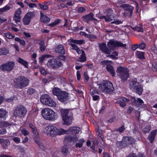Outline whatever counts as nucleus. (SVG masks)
I'll use <instances>...</instances> for the list:
<instances>
[{
    "instance_id": "obj_64",
    "label": "nucleus",
    "mask_w": 157,
    "mask_h": 157,
    "mask_svg": "<svg viewBox=\"0 0 157 157\" xmlns=\"http://www.w3.org/2000/svg\"><path fill=\"white\" fill-rule=\"evenodd\" d=\"M70 45L73 47V49L75 50L76 51L79 48L75 44H71Z\"/></svg>"
},
{
    "instance_id": "obj_26",
    "label": "nucleus",
    "mask_w": 157,
    "mask_h": 157,
    "mask_svg": "<svg viewBox=\"0 0 157 157\" xmlns=\"http://www.w3.org/2000/svg\"><path fill=\"white\" fill-rule=\"evenodd\" d=\"M39 45H40V49L42 52H43L46 49L44 41L42 40H40L39 43Z\"/></svg>"
},
{
    "instance_id": "obj_11",
    "label": "nucleus",
    "mask_w": 157,
    "mask_h": 157,
    "mask_svg": "<svg viewBox=\"0 0 157 157\" xmlns=\"http://www.w3.org/2000/svg\"><path fill=\"white\" fill-rule=\"evenodd\" d=\"M128 136H124L123 137L122 140L120 141H117L116 144L117 147L121 148H122L126 147L128 145Z\"/></svg>"
},
{
    "instance_id": "obj_9",
    "label": "nucleus",
    "mask_w": 157,
    "mask_h": 157,
    "mask_svg": "<svg viewBox=\"0 0 157 157\" xmlns=\"http://www.w3.org/2000/svg\"><path fill=\"white\" fill-rule=\"evenodd\" d=\"M14 62L13 61L8 62L0 66V70L4 71L10 72L14 67Z\"/></svg>"
},
{
    "instance_id": "obj_55",
    "label": "nucleus",
    "mask_w": 157,
    "mask_h": 157,
    "mask_svg": "<svg viewBox=\"0 0 157 157\" xmlns=\"http://www.w3.org/2000/svg\"><path fill=\"white\" fill-rule=\"evenodd\" d=\"M133 29L135 31L138 32H142L143 31L142 28L140 27H137L134 28Z\"/></svg>"
},
{
    "instance_id": "obj_60",
    "label": "nucleus",
    "mask_w": 157,
    "mask_h": 157,
    "mask_svg": "<svg viewBox=\"0 0 157 157\" xmlns=\"http://www.w3.org/2000/svg\"><path fill=\"white\" fill-rule=\"evenodd\" d=\"M86 9L85 8L81 7L78 8V11L79 13H82L85 11Z\"/></svg>"
},
{
    "instance_id": "obj_19",
    "label": "nucleus",
    "mask_w": 157,
    "mask_h": 157,
    "mask_svg": "<svg viewBox=\"0 0 157 157\" xmlns=\"http://www.w3.org/2000/svg\"><path fill=\"white\" fill-rule=\"evenodd\" d=\"M50 97L49 95L47 94L42 95L40 98L41 102L42 104L46 105Z\"/></svg>"
},
{
    "instance_id": "obj_13",
    "label": "nucleus",
    "mask_w": 157,
    "mask_h": 157,
    "mask_svg": "<svg viewBox=\"0 0 157 157\" xmlns=\"http://www.w3.org/2000/svg\"><path fill=\"white\" fill-rule=\"evenodd\" d=\"M129 101V99L124 97H121L117 99L116 102L119 104L121 106L124 107L126 105V103Z\"/></svg>"
},
{
    "instance_id": "obj_2",
    "label": "nucleus",
    "mask_w": 157,
    "mask_h": 157,
    "mask_svg": "<svg viewBox=\"0 0 157 157\" xmlns=\"http://www.w3.org/2000/svg\"><path fill=\"white\" fill-rule=\"evenodd\" d=\"M29 83V80L24 76H19L14 80L13 85L15 88L22 89L27 86Z\"/></svg>"
},
{
    "instance_id": "obj_46",
    "label": "nucleus",
    "mask_w": 157,
    "mask_h": 157,
    "mask_svg": "<svg viewBox=\"0 0 157 157\" xmlns=\"http://www.w3.org/2000/svg\"><path fill=\"white\" fill-rule=\"evenodd\" d=\"M64 141L65 143L68 144L72 141V136H67L65 138Z\"/></svg>"
},
{
    "instance_id": "obj_32",
    "label": "nucleus",
    "mask_w": 157,
    "mask_h": 157,
    "mask_svg": "<svg viewBox=\"0 0 157 157\" xmlns=\"http://www.w3.org/2000/svg\"><path fill=\"white\" fill-rule=\"evenodd\" d=\"M55 69H57L63 65L62 63L59 59H55Z\"/></svg>"
},
{
    "instance_id": "obj_35",
    "label": "nucleus",
    "mask_w": 157,
    "mask_h": 157,
    "mask_svg": "<svg viewBox=\"0 0 157 157\" xmlns=\"http://www.w3.org/2000/svg\"><path fill=\"white\" fill-rule=\"evenodd\" d=\"M81 52L82 55L81 57L79 58L78 61L81 62H84L86 60L85 55L84 51L83 50H82Z\"/></svg>"
},
{
    "instance_id": "obj_6",
    "label": "nucleus",
    "mask_w": 157,
    "mask_h": 157,
    "mask_svg": "<svg viewBox=\"0 0 157 157\" xmlns=\"http://www.w3.org/2000/svg\"><path fill=\"white\" fill-rule=\"evenodd\" d=\"M129 71L128 68L122 66H119L117 67L116 72L118 76L121 79V81L124 82L129 77Z\"/></svg>"
},
{
    "instance_id": "obj_34",
    "label": "nucleus",
    "mask_w": 157,
    "mask_h": 157,
    "mask_svg": "<svg viewBox=\"0 0 157 157\" xmlns=\"http://www.w3.org/2000/svg\"><path fill=\"white\" fill-rule=\"evenodd\" d=\"M31 20V19H30L26 15H25L23 19V22L24 24L25 25H29V24Z\"/></svg>"
},
{
    "instance_id": "obj_10",
    "label": "nucleus",
    "mask_w": 157,
    "mask_h": 157,
    "mask_svg": "<svg viewBox=\"0 0 157 157\" xmlns=\"http://www.w3.org/2000/svg\"><path fill=\"white\" fill-rule=\"evenodd\" d=\"M45 128L47 133L48 134H49L51 136L53 137L57 135L58 129L55 126L52 125H49L46 127Z\"/></svg>"
},
{
    "instance_id": "obj_31",
    "label": "nucleus",
    "mask_w": 157,
    "mask_h": 157,
    "mask_svg": "<svg viewBox=\"0 0 157 157\" xmlns=\"http://www.w3.org/2000/svg\"><path fill=\"white\" fill-rule=\"evenodd\" d=\"M9 53L8 49L5 47L0 48V55H6Z\"/></svg>"
},
{
    "instance_id": "obj_17",
    "label": "nucleus",
    "mask_w": 157,
    "mask_h": 157,
    "mask_svg": "<svg viewBox=\"0 0 157 157\" xmlns=\"http://www.w3.org/2000/svg\"><path fill=\"white\" fill-rule=\"evenodd\" d=\"M80 131V128L77 127H71L68 130L69 133L71 134H78Z\"/></svg>"
},
{
    "instance_id": "obj_53",
    "label": "nucleus",
    "mask_w": 157,
    "mask_h": 157,
    "mask_svg": "<svg viewBox=\"0 0 157 157\" xmlns=\"http://www.w3.org/2000/svg\"><path fill=\"white\" fill-rule=\"evenodd\" d=\"M112 63V62L110 61L104 60V61H101V63L102 65H106V66H107V64H109V63Z\"/></svg>"
},
{
    "instance_id": "obj_27",
    "label": "nucleus",
    "mask_w": 157,
    "mask_h": 157,
    "mask_svg": "<svg viewBox=\"0 0 157 157\" xmlns=\"http://www.w3.org/2000/svg\"><path fill=\"white\" fill-rule=\"evenodd\" d=\"M51 107H55L56 105V102L50 97L48 101H47L46 105Z\"/></svg>"
},
{
    "instance_id": "obj_29",
    "label": "nucleus",
    "mask_w": 157,
    "mask_h": 157,
    "mask_svg": "<svg viewBox=\"0 0 157 157\" xmlns=\"http://www.w3.org/2000/svg\"><path fill=\"white\" fill-rule=\"evenodd\" d=\"M136 88H135V90H132L139 94L141 95L143 90V87L139 85Z\"/></svg>"
},
{
    "instance_id": "obj_12",
    "label": "nucleus",
    "mask_w": 157,
    "mask_h": 157,
    "mask_svg": "<svg viewBox=\"0 0 157 157\" xmlns=\"http://www.w3.org/2000/svg\"><path fill=\"white\" fill-rule=\"evenodd\" d=\"M111 10H110L108 11L106 16H101L100 17V18L101 19H104L106 22L111 21L114 20V17L113 13L110 12Z\"/></svg>"
},
{
    "instance_id": "obj_38",
    "label": "nucleus",
    "mask_w": 157,
    "mask_h": 157,
    "mask_svg": "<svg viewBox=\"0 0 157 157\" xmlns=\"http://www.w3.org/2000/svg\"><path fill=\"white\" fill-rule=\"evenodd\" d=\"M78 141L79 142L77 143L75 145V147H78L79 148H81L84 142V140L82 138L79 139Z\"/></svg>"
},
{
    "instance_id": "obj_7",
    "label": "nucleus",
    "mask_w": 157,
    "mask_h": 157,
    "mask_svg": "<svg viewBox=\"0 0 157 157\" xmlns=\"http://www.w3.org/2000/svg\"><path fill=\"white\" fill-rule=\"evenodd\" d=\"M27 112L26 109L23 106L20 105L16 107L13 114L15 117H24Z\"/></svg>"
},
{
    "instance_id": "obj_63",
    "label": "nucleus",
    "mask_w": 157,
    "mask_h": 157,
    "mask_svg": "<svg viewBox=\"0 0 157 157\" xmlns=\"http://www.w3.org/2000/svg\"><path fill=\"white\" fill-rule=\"evenodd\" d=\"M6 129L0 128V134H3L6 133Z\"/></svg>"
},
{
    "instance_id": "obj_1",
    "label": "nucleus",
    "mask_w": 157,
    "mask_h": 157,
    "mask_svg": "<svg viewBox=\"0 0 157 157\" xmlns=\"http://www.w3.org/2000/svg\"><path fill=\"white\" fill-rule=\"evenodd\" d=\"M107 45L110 50L107 47L105 43H102L99 44L100 50L103 52L108 54H110L111 52L110 50H114L117 47H122L126 48L127 46L126 44H123L120 41L114 40H109Z\"/></svg>"
},
{
    "instance_id": "obj_28",
    "label": "nucleus",
    "mask_w": 157,
    "mask_h": 157,
    "mask_svg": "<svg viewBox=\"0 0 157 157\" xmlns=\"http://www.w3.org/2000/svg\"><path fill=\"white\" fill-rule=\"evenodd\" d=\"M18 62L23 65L25 67L28 68V63L26 61L24 60L21 58H19L18 60Z\"/></svg>"
},
{
    "instance_id": "obj_52",
    "label": "nucleus",
    "mask_w": 157,
    "mask_h": 157,
    "mask_svg": "<svg viewBox=\"0 0 157 157\" xmlns=\"http://www.w3.org/2000/svg\"><path fill=\"white\" fill-rule=\"evenodd\" d=\"M152 68L153 71H156L157 70V63L155 62L153 63L152 64Z\"/></svg>"
},
{
    "instance_id": "obj_45",
    "label": "nucleus",
    "mask_w": 157,
    "mask_h": 157,
    "mask_svg": "<svg viewBox=\"0 0 157 157\" xmlns=\"http://www.w3.org/2000/svg\"><path fill=\"white\" fill-rule=\"evenodd\" d=\"M151 129V127L150 125H147L146 127L143 129V132L144 134L149 132Z\"/></svg>"
},
{
    "instance_id": "obj_57",
    "label": "nucleus",
    "mask_w": 157,
    "mask_h": 157,
    "mask_svg": "<svg viewBox=\"0 0 157 157\" xmlns=\"http://www.w3.org/2000/svg\"><path fill=\"white\" fill-rule=\"evenodd\" d=\"M145 44L144 43H142L139 44L138 48H139L140 49L143 50L145 48Z\"/></svg>"
},
{
    "instance_id": "obj_58",
    "label": "nucleus",
    "mask_w": 157,
    "mask_h": 157,
    "mask_svg": "<svg viewBox=\"0 0 157 157\" xmlns=\"http://www.w3.org/2000/svg\"><path fill=\"white\" fill-rule=\"evenodd\" d=\"M13 140L17 144L19 143L20 140V138L18 137L13 138Z\"/></svg>"
},
{
    "instance_id": "obj_37",
    "label": "nucleus",
    "mask_w": 157,
    "mask_h": 157,
    "mask_svg": "<svg viewBox=\"0 0 157 157\" xmlns=\"http://www.w3.org/2000/svg\"><path fill=\"white\" fill-rule=\"evenodd\" d=\"M144 54V52L137 51L136 55L139 59H145Z\"/></svg>"
},
{
    "instance_id": "obj_48",
    "label": "nucleus",
    "mask_w": 157,
    "mask_h": 157,
    "mask_svg": "<svg viewBox=\"0 0 157 157\" xmlns=\"http://www.w3.org/2000/svg\"><path fill=\"white\" fill-rule=\"evenodd\" d=\"M10 6H6L3 8H0V12H6L10 10Z\"/></svg>"
},
{
    "instance_id": "obj_40",
    "label": "nucleus",
    "mask_w": 157,
    "mask_h": 157,
    "mask_svg": "<svg viewBox=\"0 0 157 157\" xmlns=\"http://www.w3.org/2000/svg\"><path fill=\"white\" fill-rule=\"evenodd\" d=\"M6 114V111L3 109H0V119L4 118Z\"/></svg>"
},
{
    "instance_id": "obj_22",
    "label": "nucleus",
    "mask_w": 157,
    "mask_h": 157,
    "mask_svg": "<svg viewBox=\"0 0 157 157\" xmlns=\"http://www.w3.org/2000/svg\"><path fill=\"white\" fill-rule=\"evenodd\" d=\"M156 131L153 130L151 132L150 134L148 136V138L149 140L151 142V143H152L155 137V136L156 134Z\"/></svg>"
},
{
    "instance_id": "obj_33",
    "label": "nucleus",
    "mask_w": 157,
    "mask_h": 157,
    "mask_svg": "<svg viewBox=\"0 0 157 157\" xmlns=\"http://www.w3.org/2000/svg\"><path fill=\"white\" fill-rule=\"evenodd\" d=\"M61 152L64 155H66L68 154V150L66 146H63L61 148Z\"/></svg>"
},
{
    "instance_id": "obj_15",
    "label": "nucleus",
    "mask_w": 157,
    "mask_h": 157,
    "mask_svg": "<svg viewBox=\"0 0 157 157\" xmlns=\"http://www.w3.org/2000/svg\"><path fill=\"white\" fill-rule=\"evenodd\" d=\"M94 14L92 13H90L87 15L84 16L82 17L83 21L89 23L90 21L96 20V19L94 17Z\"/></svg>"
},
{
    "instance_id": "obj_61",
    "label": "nucleus",
    "mask_w": 157,
    "mask_h": 157,
    "mask_svg": "<svg viewBox=\"0 0 157 157\" xmlns=\"http://www.w3.org/2000/svg\"><path fill=\"white\" fill-rule=\"evenodd\" d=\"M136 101V105L138 103L139 105H141L143 103H144L142 100L140 98H138L137 99Z\"/></svg>"
},
{
    "instance_id": "obj_49",
    "label": "nucleus",
    "mask_w": 157,
    "mask_h": 157,
    "mask_svg": "<svg viewBox=\"0 0 157 157\" xmlns=\"http://www.w3.org/2000/svg\"><path fill=\"white\" fill-rule=\"evenodd\" d=\"M21 133L25 136H26L29 134L28 131L26 130L25 128H23L21 130Z\"/></svg>"
},
{
    "instance_id": "obj_14",
    "label": "nucleus",
    "mask_w": 157,
    "mask_h": 157,
    "mask_svg": "<svg viewBox=\"0 0 157 157\" xmlns=\"http://www.w3.org/2000/svg\"><path fill=\"white\" fill-rule=\"evenodd\" d=\"M68 94L65 91H62L58 99L62 102L66 101L68 99Z\"/></svg>"
},
{
    "instance_id": "obj_18",
    "label": "nucleus",
    "mask_w": 157,
    "mask_h": 157,
    "mask_svg": "<svg viewBox=\"0 0 157 157\" xmlns=\"http://www.w3.org/2000/svg\"><path fill=\"white\" fill-rule=\"evenodd\" d=\"M55 51L56 53H61L63 54H65L64 48L62 44L59 45L55 48Z\"/></svg>"
},
{
    "instance_id": "obj_56",
    "label": "nucleus",
    "mask_w": 157,
    "mask_h": 157,
    "mask_svg": "<svg viewBox=\"0 0 157 157\" xmlns=\"http://www.w3.org/2000/svg\"><path fill=\"white\" fill-rule=\"evenodd\" d=\"M128 139L127 140H128V145L129 144H132L134 143V140L133 138L128 136Z\"/></svg>"
},
{
    "instance_id": "obj_21",
    "label": "nucleus",
    "mask_w": 157,
    "mask_h": 157,
    "mask_svg": "<svg viewBox=\"0 0 157 157\" xmlns=\"http://www.w3.org/2000/svg\"><path fill=\"white\" fill-rule=\"evenodd\" d=\"M40 19L41 21L44 23H47L50 21V18L48 17L47 16L44 14L40 12Z\"/></svg>"
},
{
    "instance_id": "obj_3",
    "label": "nucleus",
    "mask_w": 157,
    "mask_h": 157,
    "mask_svg": "<svg viewBox=\"0 0 157 157\" xmlns=\"http://www.w3.org/2000/svg\"><path fill=\"white\" fill-rule=\"evenodd\" d=\"M41 113L43 117L47 120L53 121L58 117L57 113L51 109H43Z\"/></svg>"
},
{
    "instance_id": "obj_42",
    "label": "nucleus",
    "mask_w": 157,
    "mask_h": 157,
    "mask_svg": "<svg viewBox=\"0 0 157 157\" xmlns=\"http://www.w3.org/2000/svg\"><path fill=\"white\" fill-rule=\"evenodd\" d=\"M35 141L36 143L37 144L41 149L43 151H44V150L45 148L44 145L40 141L38 140H35Z\"/></svg>"
},
{
    "instance_id": "obj_36",
    "label": "nucleus",
    "mask_w": 157,
    "mask_h": 157,
    "mask_svg": "<svg viewBox=\"0 0 157 157\" xmlns=\"http://www.w3.org/2000/svg\"><path fill=\"white\" fill-rule=\"evenodd\" d=\"M12 125L11 124L8 123L6 121L0 122V128H2L3 127H8Z\"/></svg>"
},
{
    "instance_id": "obj_54",
    "label": "nucleus",
    "mask_w": 157,
    "mask_h": 157,
    "mask_svg": "<svg viewBox=\"0 0 157 157\" xmlns=\"http://www.w3.org/2000/svg\"><path fill=\"white\" fill-rule=\"evenodd\" d=\"M21 9H18L16 11L15 16L16 17H21L20 15L21 13Z\"/></svg>"
},
{
    "instance_id": "obj_16",
    "label": "nucleus",
    "mask_w": 157,
    "mask_h": 157,
    "mask_svg": "<svg viewBox=\"0 0 157 157\" xmlns=\"http://www.w3.org/2000/svg\"><path fill=\"white\" fill-rule=\"evenodd\" d=\"M139 85V83L137 82L136 78H134L131 80L129 83L130 88L132 90H135V88Z\"/></svg>"
},
{
    "instance_id": "obj_62",
    "label": "nucleus",
    "mask_w": 157,
    "mask_h": 157,
    "mask_svg": "<svg viewBox=\"0 0 157 157\" xmlns=\"http://www.w3.org/2000/svg\"><path fill=\"white\" fill-rule=\"evenodd\" d=\"M122 23V21L121 20H117L111 22L112 23H114L117 25H119Z\"/></svg>"
},
{
    "instance_id": "obj_25",
    "label": "nucleus",
    "mask_w": 157,
    "mask_h": 157,
    "mask_svg": "<svg viewBox=\"0 0 157 157\" xmlns=\"http://www.w3.org/2000/svg\"><path fill=\"white\" fill-rule=\"evenodd\" d=\"M62 92L60 89L57 88H54L52 90V93L54 95L57 96V98Z\"/></svg>"
},
{
    "instance_id": "obj_5",
    "label": "nucleus",
    "mask_w": 157,
    "mask_h": 157,
    "mask_svg": "<svg viewBox=\"0 0 157 157\" xmlns=\"http://www.w3.org/2000/svg\"><path fill=\"white\" fill-rule=\"evenodd\" d=\"M64 124L70 125L72 123V117L69 113V110L61 109L60 110Z\"/></svg>"
},
{
    "instance_id": "obj_44",
    "label": "nucleus",
    "mask_w": 157,
    "mask_h": 157,
    "mask_svg": "<svg viewBox=\"0 0 157 157\" xmlns=\"http://www.w3.org/2000/svg\"><path fill=\"white\" fill-rule=\"evenodd\" d=\"M71 42L77 44H81L84 43L83 40H75L73 39H71Z\"/></svg>"
},
{
    "instance_id": "obj_51",
    "label": "nucleus",
    "mask_w": 157,
    "mask_h": 157,
    "mask_svg": "<svg viewBox=\"0 0 157 157\" xmlns=\"http://www.w3.org/2000/svg\"><path fill=\"white\" fill-rule=\"evenodd\" d=\"M125 130V128L123 125H122L120 127L118 128L115 129V131H119L121 133Z\"/></svg>"
},
{
    "instance_id": "obj_59",
    "label": "nucleus",
    "mask_w": 157,
    "mask_h": 157,
    "mask_svg": "<svg viewBox=\"0 0 157 157\" xmlns=\"http://www.w3.org/2000/svg\"><path fill=\"white\" fill-rule=\"evenodd\" d=\"M139 47V44H136L133 45L131 48L132 50L134 51L136 50Z\"/></svg>"
},
{
    "instance_id": "obj_50",
    "label": "nucleus",
    "mask_w": 157,
    "mask_h": 157,
    "mask_svg": "<svg viewBox=\"0 0 157 157\" xmlns=\"http://www.w3.org/2000/svg\"><path fill=\"white\" fill-rule=\"evenodd\" d=\"M5 35L8 39H11L14 38L15 37L14 35H13L11 33H5Z\"/></svg>"
},
{
    "instance_id": "obj_30",
    "label": "nucleus",
    "mask_w": 157,
    "mask_h": 157,
    "mask_svg": "<svg viewBox=\"0 0 157 157\" xmlns=\"http://www.w3.org/2000/svg\"><path fill=\"white\" fill-rule=\"evenodd\" d=\"M48 3V2H45L42 3H39L38 5L40 9L44 10H46L48 8V6L47 5Z\"/></svg>"
},
{
    "instance_id": "obj_43",
    "label": "nucleus",
    "mask_w": 157,
    "mask_h": 157,
    "mask_svg": "<svg viewBox=\"0 0 157 157\" xmlns=\"http://www.w3.org/2000/svg\"><path fill=\"white\" fill-rule=\"evenodd\" d=\"M58 135H61L63 134H65L66 133L69 134V131H68V130H65L63 129H61L59 130H58Z\"/></svg>"
},
{
    "instance_id": "obj_8",
    "label": "nucleus",
    "mask_w": 157,
    "mask_h": 157,
    "mask_svg": "<svg viewBox=\"0 0 157 157\" xmlns=\"http://www.w3.org/2000/svg\"><path fill=\"white\" fill-rule=\"evenodd\" d=\"M121 7L123 8L125 12L123 13V15L125 17H130L132 15L134 7L127 4H124L121 6Z\"/></svg>"
},
{
    "instance_id": "obj_41",
    "label": "nucleus",
    "mask_w": 157,
    "mask_h": 157,
    "mask_svg": "<svg viewBox=\"0 0 157 157\" xmlns=\"http://www.w3.org/2000/svg\"><path fill=\"white\" fill-rule=\"evenodd\" d=\"M30 19L35 16V12L34 11L33 12H29L27 13L25 15Z\"/></svg>"
},
{
    "instance_id": "obj_4",
    "label": "nucleus",
    "mask_w": 157,
    "mask_h": 157,
    "mask_svg": "<svg viewBox=\"0 0 157 157\" xmlns=\"http://www.w3.org/2000/svg\"><path fill=\"white\" fill-rule=\"evenodd\" d=\"M99 85V88L102 92L108 94H112L113 93L114 88L110 82L108 81H104Z\"/></svg>"
},
{
    "instance_id": "obj_39",
    "label": "nucleus",
    "mask_w": 157,
    "mask_h": 157,
    "mask_svg": "<svg viewBox=\"0 0 157 157\" xmlns=\"http://www.w3.org/2000/svg\"><path fill=\"white\" fill-rule=\"evenodd\" d=\"M51 57V56L48 54L44 55L42 57H39V62L42 63L44 60V59H45L46 58H49Z\"/></svg>"
},
{
    "instance_id": "obj_47",
    "label": "nucleus",
    "mask_w": 157,
    "mask_h": 157,
    "mask_svg": "<svg viewBox=\"0 0 157 157\" xmlns=\"http://www.w3.org/2000/svg\"><path fill=\"white\" fill-rule=\"evenodd\" d=\"M36 90L32 88H29L27 90V93L28 95H32L36 92Z\"/></svg>"
},
{
    "instance_id": "obj_24",
    "label": "nucleus",
    "mask_w": 157,
    "mask_h": 157,
    "mask_svg": "<svg viewBox=\"0 0 157 157\" xmlns=\"http://www.w3.org/2000/svg\"><path fill=\"white\" fill-rule=\"evenodd\" d=\"M55 59H50L48 60L47 63V66L48 67L55 69Z\"/></svg>"
},
{
    "instance_id": "obj_23",
    "label": "nucleus",
    "mask_w": 157,
    "mask_h": 157,
    "mask_svg": "<svg viewBox=\"0 0 157 157\" xmlns=\"http://www.w3.org/2000/svg\"><path fill=\"white\" fill-rule=\"evenodd\" d=\"M29 126L31 129L34 135L35 136H37L38 132H37V129L35 126L32 123H30Z\"/></svg>"
},
{
    "instance_id": "obj_20",
    "label": "nucleus",
    "mask_w": 157,
    "mask_h": 157,
    "mask_svg": "<svg viewBox=\"0 0 157 157\" xmlns=\"http://www.w3.org/2000/svg\"><path fill=\"white\" fill-rule=\"evenodd\" d=\"M106 69L107 71L113 77L115 75V71L113 67L110 64H107L106 66Z\"/></svg>"
}]
</instances>
